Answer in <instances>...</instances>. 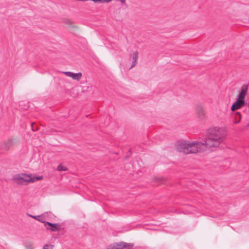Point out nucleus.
I'll return each mask as SVG.
<instances>
[{"label":"nucleus","instance_id":"f257e3e1","mask_svg":"<svg viewBox=\"0 0 249 249\" xmlns=\"http://www.w3.org/2000/svg\"><path fill=\"white\" fill-rule=\"evenodd\" d=\"M226 134L220 127H214L208 130L203 142H188L179 141L175 144L176 149L184 154L196 153L209 150L213 151L225 143Z\"/></svg>","mask_w":249,"mask_h":249},{"label":"nucleus","instance_id":"f03ea898","mask_svg":"<svg viewBox=\"0 0 249 249\" xmlns=\"http://www.w3.org/2000/svg\"><path fill=\"white\" fill-rule=\"evenodd\" d=\"M42 178V176H34L32 174H18L13 177L12 180L17 184L25 185L26 183L34 182Z\"/></svg>","mask_w":249,"mask_h":249},{"label":"nucleus","instance_id":"7ed1b4c3","mask_svg":"<svg viewBox=\"0 0 249 249\" xmlns=\"http://www.w3.org/2000/svg\"><path fill=\"white\" fill-rule=\"evenodd\" d=\"M245 104L244 100L237 98L236 101L234 102L231 107V109L232 111L239 109L242 107Z\"/></svg>","mask_w":249,"mask_h":249},{"label":"nucleus","instance_id":"20e7f679","mask_svg":"<svg viewBox=\"0 0 249 249\" xmlns=\"http://www.w3.org/2000/svg\"><path fill=\"white\" fill-rule=\"evenodd\" d=\"M45 227L48 230H50L52 231H57L60 228V225L59 223H52L49 222H47L44 225Z\"/></svg>","mask_w":249,"mask_h":249},{"label":"nucleus","instance_id":"39448f33","mask_svg":"<svg viewBox=\"0 0 249 249\" xmlns=\"http://www.w3.org/2000/svg\"><path fill=\"white\" fill-rule=\"evenodd\" d=\"M61 22L67 27L72 30L78 29L77 27L75 25L73 22L70 19L63 18L61 19Z\"/></svg>","mask_w":249,"mask_h":249},{"label":"nucleus","instance_id":"423d86ee","mask_svg":"<svg viewBox=\"0 0 249 249\" xmlns=\"http://www.w3.org/2000/svg\"><path fill=\"white\" fill-rule=\"evenodd\" d=\"M63 73L67 76L71 77L72 79L77 81L80 80L82 76L81 72L73 73L71 71H64Z\"/></svg>","mask_w":249,"mask_h":249},{"label":"nucleus","instance_id":"0eeeda50","mask_svg":"<svg viewBox=\"0 0 249 249\" xmlns=\"http://www.w3.org/2000/svg\"><path fill=\"white\" fill-rule=\"evenodd\" d=\"M114 249H131L132 246L126 243L121 242L120 243H115L113 245Z\"/></svg>","mask_w":249,"mask_h":249},{"label":"nucleus","instance_id":"6e6552de","mask_svg":"<svg viewBox=\"0 0 249 249\" xmlns=\"http://www.w3.org/2000/svg\"><path fill=\"white\" fill-rule=\"evenodd\" d=\"M249 85L244 84L241 87V91L238 95V98L244 100L248 89Z\"/></svg>","mask_w":249,"mask_h":249},{"label":"nucleus","instance_id":"1a4fd4ad","mask_svg":"<svg viewBox=\"0 0 249 249\" xmlns=\"http://www.w3.org/2000/svg\"><path fill=\"white\" fill-rule=\"evenodd\" d=\"M196 113L199 119L203 120L205 118V113L202 106L198 105L197 106Z\"/></svg>","mask_w":249,"mask_h":249},{"label":"nucleus","instance_id":"9d476101","mask_svg":"<svg viewBox=\"0 0 249 249\" xmlns=\"http://www.w3.org/2000/svg\"><path fill=\"white\" fill-rule=\"evenodd\" d=\"M231 116L234 118V121L233 122V124H237L240 123L242 117L241 114L239 112H233Z\"/></svg>","mask_w":249,"mask_h":249},{"label":"nucleus","instance_id":"9b49d317","mask_svg":"<svg viewBox=\"0 0 249 249\" xmlns=\"http://www.w3.org/2000/svg\"><path fill=\"white\" fill-rule=\"evenodd\" d=\"M15 143V141L14 139H8L6 142H5L2 145V148L4 149L7 150L11 146H12Z\"/></svg>","mask_w":249,"mask_h":249},{"label":"nucleus","instance_id":"f8f14e48","mask_svg":"<svg viewBox=\"0 0 249 249\" xmlns=\"http://www.w3.org/2000/svg\"><path fill=\"white\" fill-rule=\"evenodd\" d=\"M40 215L41 218H42L43 219L41 222L44 223V225H45V223L46 222L45 220L49 219V218L51 217L53 215L52 213L51 212H47Z\"/></svg>","mask_w":249,"mask_h":249},{"label":"nucleus","instance_id":"ddd939ff","mask_svg":"<svg viewBox=\"0 0 249 249\" xmlns=\"http://www.w3.org/2000/svg\"><path fill=\"white\" fill-rule=\"evenodd\" d=\"M138 58V52L137 51L134 53L132 57V64L130 69L132 68L135 66L137 63V60Z\"/></svg>","mask_w":249,"mask_h":249},{"label":"nucleus","instance_id":"4468645a","mask_svg":"<svg viewBox=\"0 0 249 249\" xmlns=\"http://www.w3.org/2000/svg\"><path fill=\"white\" fill-rule=\"evenodd\" d=\"M27 215L28 216L33 217V218H35L36 220L38 221H40L41 222L42 220H43L42 218H41V215H33L29 214V213H27Z\"/></svg>","mask_w":249,"mask_h":249},{"label":"nucleus","instance_id":"2eb2a0df","mask_svg":"<svg viewBox=\"0 0 249 249\" xmlns=\"http://www.w3.org/2000/svg\"><path fill=\"white\" fill-rule=\"evenodd\" d=\"M57 169L59 171H66L67 168L62 165L60 164L57 166Z\"/></svg>","mask_w":249,"mask_h":249},{"label":"nucleus","instance_id":"dca6fc26","mask_svg":"<svg viewBox=\"0 0 249 249\" xmlns=\"http://www.w3.org/2000/svg\"><path fill=\"white\" fill-rule=\"evenodd\" d=\"M53 245L46 244L44 246L42 249H53Z\"/></svg>","mask_w":249,"mask_h":249},{"label":"nucleus","instance_id":"f3484780","mask_svg":"<svg viewBox=\"0 0 249 249\" xmlns=\"http://www.w3.org/2000/svg\"><path fill=\"white\" fill-rule=\"evenodd\" d=\"M26 248L27 249H33V245L32 244H29L26 245Z\"/></svg>","mask_w":249,"mask_h":249},{"label":"nucleus","instance_id":"a211bd4d","mask_svg":"<svg viewBox=\"0 0 249 249\" xmlns=\"http://www.w3.org/2000/svg\"><path fill=\"white\" fill-rule=\"evenodd\" d=\"M122 3H125V0H119Z\"/></svg>","mask_w":249,"mask_h":249}]
</instances>
